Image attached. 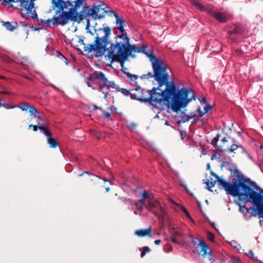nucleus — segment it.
Instances as JSON below:
<instances>
[{
	"label": "nucleus",
	"mask_w": 263,
	"mask_h": 263,
	"mask_svg": "<svg viewBox=\"0 0 263 263\" xmlns=\"http://www.w3.org/2000/svg\"><path fill=\"white\" fill-rule=\"evenodd\" d=\"M152 62L154 73L149 72L146 74H142L141 80L154 78L158 83L157 88H161L165 85L164 89L168 88L171 90V97L174 98V102L172 104V109L173 111L178 112L181 108L186 106L194 97L193 91L185 88H182L178 90L173 81H169V75L166 71V65L161 60H156Z\"/></svg>",
	"instance_id": "obj_1"
},
{
	"label": "nucleus",
	"mask_w": 263,
	"mask_h": 263,
	"mask_svg": "<svg viewBox=\"0 0 263 263\" xmlns=\"http://www.w3.org/2000/svg\"><path fill=\"white\" fill-rule=\"evenodd\" d=\"M116 18V24L117 25L113 28L116 34L113 40H110L111 30V28L105 24L103 25V28L95 30L96 40L95 45L91 46L98 51L101 52L103 50H106L122 49L130 41L126 32L124 27L125 26V20L114 11H111Z\"/></svg>",
	"instance_id": "obj_2"
},
{
	"label": "nucleus",
	"mask_w": 263,
	"mask_h": 263,
	"mask_svg": "<svg viewBox=\"0 0 263 263\" xmlns=\"http://www.w3.org/2000/svg\"><path fill=\"white\" fill-rule=\"evenodd\" d=\"M135 91V93L130 94L132 99L137 100L141 102H148L153 106L172 105L174 102V98L171 97L172 91L168 88L162 89L153 87L152 90H146L138 86Z\"/></svg>",
	"instance_id": "obj_3"
},
{
	"label": "nucleus",
	"mask_w": 263,
	"mask_h": 263,
	"mask_svg": "<svg viewBox=\"0 0 263 263\" xmlns=\"http://www.w3.org/2000/svg\"><path fill=\"white\" fill-rule=\"evenodd\" d=\"M229 170L231 172L232 179V183L220 178L218 176L211 173L209 178L204 181V183L207 185V188L210 190L217 182L219 186H220L224 190L227 195L233 197H238L244 176L236 166L230 167Z\"/></svg>",
	"instance_id": "obj_4"
},
{
	"label": "nucleus",
	"mask_w": 263,
	"mask_h": 263,
	"mask_svg": "<svg viewBox=\"0 0 263 263\" xmlns=\"http://www.w3.org/2000/svg\"><path fill=\"white\" fill-rule=\"evenodd\" d=\"M249 181V179L243 178L238 198L245 203L253 204V216L263 215V189H260L259 192L254 191L248 183Z\"/></svg>",
	"instance_id": "obj_5"
},
{
	"label": "nucleus",
	"mask_w": 263,
	"mask_h": 263,
	"mask_svg": "<svg viewBox=\"0 0 263 263\" xmlns=\"http://www.w3.org/2000/svg\"><path fill=\"white\" fill-rule=\"evenodd\" d=\"M124 52L123 49L106 50L103 56L106 60H109L111 63H119L121 66V71L127 76V73L129 72L127 71V68L124 67V63L129 57L125 58L123 55Z\"/></svg>",
	"instance_id": "obj_6"
},
{
	"label": "nucleus",
	"mask_w": 263,
	"mask_h": 263,
	"mask_svg": "<svg viewBox=\"0 0 263 263\" xmlns=\"http://www.w3.org/2000/svg\"><path fill=\"white\" fill-rule=\"evenodd\" d=\"M147 46L143 45L141 47H138L135 44H131L130 41L122 49L124 50L123 55L125 58L130 57L133 53H143L145 54L150 60L151 62L159 60L153 54L152 50L149 49L146 51Z\"/></svg>",
	"instance_id": "obj_7"
},
{
	"label": "nucleus",
	"mask_w": 263,
	"mask_h": 263,
	"mask_svg": "<svg viewBox=\"0 0 263 263\" xmlns=\"http://www.w3.org/2000/svg\"><path fill=\"white\" fill-rule=\"evenodd\" d=\"M71 11H65L61 8H57L54 15L52 17V24L54 26H64L71 22Z\"/></svg>",
	"instance_id": "obj_8"
},
{
	"label": "nucleus",
	"mask_w": 263,
	"mask_h": 263,
	"mask_svg": "<svg viewBox=\"0 0 263 263\" xmlns=\"http://www.w3.org/2000/svg\"><path fill=\"white\" fill-rule=\"evenodd\" d=\"M89 80L93 83H99L100 82L103 83V86L100 85V91L105 86H106L108 89H109L110 88L118 89L116 83L113 81H108L107 78L102 71H94L92 73L90 74Z\"/></svg>",
	"instance_id": "obj_9"
},
{
	"label": "nucleus",
	"mask_w": 263,
	"mask_h": 263,
	"mask_svg": "<svg viewBox=\"0 0 263 263\" xmlns=\"http://www.w3.org/2000/svg\"><path fill=\"white\" fill-rule=\"evenodd\" d=\"M107 5L101 2L98 5H93L91 8L86 12L87 16H91L95 20H100L104 18L107 11L106 10Z\"/></svg>",
	"instance_id": "obj_10"
},
{
	"label": "nucleus",
	"mask_w": 263,
	"mask_h": 263,
	"mask_svg": "<svg viewBox=\"0 0 263 263\" xmlns=\"http://www.w3.org/2000/svg\"><path fill=\"white\" fill-rule=\"evenodd\" d=\"M96 40V35L95 37L94 41L91 44H85L84 42L83 39H80L78 43L80 45H82L83 46V51L84 52L87 53V54L92 53L95 57L100 58L102 57L104 54L105 53L106 51V49L103 50L101 52L98 51L96 49L92 48L91 46H93L95 45V42Z\"/></svg>",
	"instance_id": "obj_11"
},
{
	"label": "nucleus",
	"mask_w": 263,
	"mask_h": 263,
	"mask_svg": "<svg viewBox=\"0 0 263 263\" xmlns=\"http://www.w3.org/2000/svg\"><path fill=\"white\" fill-rule=\"evenodd\" d=\"M198 247L200 248V254L204 258H208L211 262L216 260V258L213 256L211 249L203 239H198Z\"/></svg>",
	"instance_id": "obj_12"
},
{
	"label": "nucleus",
	"mask_w": 263,
	"mask_h": 263,
	"mask_svg": "<svg viewBox=\"0 0 263 263\" xmlns=\"http://www.w3.org/2000/svg\"><path fill=\"white\" fill-rule=\"evenodd\" d=\"M198 101L201 105L198 106V123L200 121V118L208 113L213 108V106L207 103L206 98L204 97L201 99L198 97Z\"/></svg>",
	"instance_id": "obj_13"
},
{
	"label": "nucleus",
	"mask_w": 263,
	"mask_h": 263,
	"mask_svg": "<svg viewBox=\"0 0 263 263\" xmlns=\"http://www.w3.org/2000/svg\"><path fill=\"white\" fill-rule=\"evenodd\" d=\"M51 3L52 5L51 9H50L48 13L51 12L52 10H55V8H61L64 10L67 7H73L72 2L70 1H64L63 0H51Z\"/></svg>",
	"instance_id": "obj_14"
},
{
	"label": "nucleus",
	"mask_w": 263,
	"mask_h": 263,
	"mask_svg": "<svg viewBox=\"0 0 263 263\" xmlns=\"http://www.w3.org/2000/svg\"><path fill=\"white\" fill-rule=\"evenodd\" d=\"M210 14L221 23H226L231 17V15L227 12H221L215 10H210Z\"/></svg>",
	"instance_id": "obj_15"
},
{
	"label": "nucleus",
	"mask_w": 263,
	"mask_h": 263,
	"mask_svg": "<svg viewBox=\"0 0 263 263\" xmlns=\"http://www.w3.org/2000/svg\"><path fill=\"white\" fill-rule=\"evenodd\" d=\"M227 142L228 140H226L225 137L222 136L221 135L218 134L213 139L212 144L214 146L217 147V149L219 151L222 152L226 150L224 148V146L225 143Z\"/></svg>",
	"instance_id": "obj_16"
},
{
	"label": "nucleus",
	"mask_w": 263,
	"mask_h": 263,
	"mask_svg": "<svg viewBox=\"0 0 263 263\" xmlns=\"http://www.w3.org/2000/svg\"><path fill=\"white\" fill-rule=\"evenodd\" d=\"M84 174H86L87 176L85 177L84 179L88 182V183L91 186H94L98 183L100 179H101L98 176L92 174H90L87 171H83L80 176H82Z\"/></svg>",
	"instance_id": "obj_17"
},
{
	"label": "nucleus",
	"mask_w": 263,
	"mask_h": 263,
	"mask_svg": "<svg viewBox=\"0 0 263 263\" xmlns=\"http://www.w3.org/2000/svg\"><path fill=\"white\" fill-rule=\"evenodd\" d=\"M88 16L86 15V12L84 13L83 11L78 12L77 11H71V22L81 23L82 20Z\"/></svg>",
	"instance_id": "obj_18"
},
{
	"label": "nucleus",
	"mask_w": 263,
	"mask_h": 263,
	"mask_svg": "<svg viewBox=\"0 0 263 263\" xmlns=\"http://www.w3.org/2000/svg\"><path fill=\"white\" fill-rule=\"evenodd\" d=\"M227 150H228L229 152H232L235 154H244L245 153V148L241 145L237 144L235 140H233L232 144L230 147L227 146Z\"/></svg>",
	"instance_id": "obj_19"
},
{
	"label": "nucleus",
	"mask_w": 263,
	"mask_h": 263,
	"mask_svg": "<svg viewBox=\"0 0 263 263\" xmlns=\"http://www.w3.org/2000/svg\"><path fill=\"white\" fill-rule=\"evenodd\" d=\"M32 10L31 11V13H30L31 14V17L32 18L35 19L37 21L39 25L41 26L42 27H49L50 26V23H52V19H47V20H43L42 18L39 19L37 17V14L34 11L33 13H32Z\"/></svg>",
	"instance_id": "obj_20"
},
{
	"label": "nucleus",
	"mask_w": 263,
	"mask_h": 263,
	"mask_svg": "<svg viewBox=\"0 0 263 263\" xmlns=\"http://www.w3.org/2000/svg\"><path fill=\"white\" fill-rule=\"evenodd\" d=\"M18 107L23 111H27L28 110L29 114L31 115L39 112L35 107L30 105L28 103L22 102L20 103Z\"/></svg>",
	"instance_id": "obj_21"
},
{
	"label": "nucleus",
	"mask_w": 263,
	"mask_h": 263,
	"mask_svg": "<svg viewBox=\"0 0 263 263\" xmlns=\"http://www.w3.org/2000/svg\"><path fill=\"white\" fill-rule=\"evenodd\" d=\"M40 123L39 122L37 123V125H33L30 124L28 126V128L30 129L31 127H33V131L36 132L38 129L42 130L44 132V134L49 138L51 136V133L50 130L47 128L46 126H39Z\"/></svg>",
	"instance_id": "obj_22"
},
{
	"label": "nucleus",
	"mask_w": 263,
	"mask_h": 263,
	"mask_svg": "<svg viewBox=\"0 0 263 263\" xmlns=\"http://www.w3.org/2000/svg\"><path fill=\"white\" fill-rule=\"evenodd\" d=\"M1 23L3 27L10 31L12 32L17 29L18 23L17 21H14L12 23L9 21H1Z\"/></svg>",
	"instance_id": "obj_23"
},
{
	"label": "nucleus",
	"mask_w": 263,
	"mask_h": 263,
	"mask_svg": "<svg viewBox=\"0 0 263 263\" xmlns=\"http://www.w3.org/2000/svg\"><path fill=\"white\" fill-rule=\"evenodd\" d=\"M152 229L151 227H149L147 229H140L138 230L135 232V234L139 237H144L145 236H148L151 237Z\"/></svg>",
	"instance_id": "obj_24"
},
{
	"label": "nucleus",
	"mask_w": 263,
	"mask_h": 263,
	"mask_svg": "<svg viewBox=\"0 0 263 263\" xmlns=\"http://www.w3.org/2000/svg\"><path fill=\"white\" fill-rule=\"evenodd\" d=\"M245 203L243 201H240L238 199V201L237 202V204L239 206V211L246 215L247 213H249L250 212V210H253V208H248L246 206Z\"/></svg>",
	"instance_id": "obj_25"
},
{
	"label": "nucleus",
	"mask_w": 263,
	"mask_h": 263,
	"mask_svg": "<svg viewBox=\"0 0 263 263\" xmlns=\"http://www.w3.org/2000/svg\"><path fill=\"white\" fill-rule=\"evenodd\" d=\"M148 206L150 208H157L162 213H164V210L162 208V206L160 205L159 202L156 200H150L148 202Z\"/></svg>",
	"instance_id": "obj_26"
},
{
	"label": "nucleus",
	"mask_w": 263,
	"mask_h": 263,
	"mask_svg": "<svg viewBox=\"0 0 263 263\" xmlns=\"http://www.w3.org/2000/svg\"><path fill=\"white\" fill-rule=\"evenodd\" d=\"M171 202L172 203H173V204H176L177 205H178L180 209L184 213V214H185V215L187 217V218L192 222H193L194 223H195V222L193 221L192 218L191 217V215H190L189 213L188 212V211H187V210L182 205H180L179 204H177L176 203L174 200H170Z\"/></svg>",
	"instance_id": "obj_27"
},
{
	"label": "nucleus",
	"mask_w": 263,
	"mask_h": 263,
	"mask_svg": "<svg viewBox=\"0 0 263 263\" xmlns=\"http://www.w3.org/2000/svg\"><path fill=\"white\" fill-rule=\"evenodd\" d=\"M86 0H76L73 2L74 5L73 7L70 8L69 10L71 11H77V9L83 4V3L85 2Z\"/></svg>",
	"instance_id": "obj_28"
},
{
	"label": "nucleus",
	"mask_w": 263,
	"mask_h": 263,
	"mask_svg": "<svg viewBox=\"0 0 263 263\" xmlns=\"http://www.w3.org/2000/svg\"><path fill=\"white\" fill-rule=\"evenodd\" d=\"M47 141L50 148H55L57 146H59V143L51 136L49 138H47Z\"/></svg>",
	"instance_id": "obj_29"
},
{
	"label": "nucleus",
	"mask_w": 263,
	"mask_h": 263,
	"mask_svg": "<svg viewBox=\"0 0 263 263\" xmlns=\"http://www.w3.org/2000/svg\"><path fill=\"white\" fill-rule=\"evenodd\" d=\"M141 251V257H143L146 253H149L151 251V249L148 246H145L140 249Z\"/></svg>",
	"instance_id": "obj_30"
},
{
	"label": "nucleus",
	"mask_w": 263,
	"mask_h": 263,
	"mask_svg": "<svg viewBox=\"0 0 263 263\" xmlns=\"http://www.w3.org/2000/svg\"><path fill=\"white\" fill-rule=\"evenodd\" d=\"M242 31V29L240 26H236L232 31H230V34H240Z\"/></svg>",
	"instance_id": "obj_31"
},
{
	"label": "nucleus",
	"mask_w": 263,
	"mask_h": 263,
	"mask_svg": "<svg viewBox=\"0 0 263 263\" xmlns=\"http://www.w3.org/2000/svg\"><path fill=\"white\" fill-rule=\"evenodd\" d=\"M191 118V117L190 116L183 115L181 117V119L177 121V124L179 125L181 123H185Z\"/></svg>",
	"instance_id": "obj_32"
},
{
	"label": "nucleus",
	"mask_w": 263,
	"mask_h": 263,
	"mask_svg": "<svg viewBox=\"0 0 263 263\" xmlns=\"http://www.w3.org/2000/svg\"><path fill=\"white\" fill-rule=\"evenodd\" d=\"M128 78L129 79V80L130 81H134V82H136V81L138 79V76L137 75H136V74H131L130 73H127V76Z\"/></svg>",
	"instance_id": "obj_33"
},
{
	"label": "nucleus",
	"mask_w": 263,
	"mask_h": 263,
	"mask_svg": "<svg viewBox=\"0 0 263 263\" xmlns=\"http://www.w3.org/2000/svg\"><path fill=\"white\" fill-rule=\"evenodd\" d=\"M56 53H57V57L61 59L62 60H63V59L65 60L64 63L66 65L68 64V60L62 53H61L59 51H57Z\"/></svg>",
	"instance_id": "obj_34"
},
{
	"label": "nucleus",
	"mask_w": 263,
	"mask_h": 263,
	"mask_svg": "<svg viewBox=\"0 0 263 263\" xmlns=\"http://www.w3.org/2000/svg\"><path fill=\"white\" fill-rule=\"evenodd\" d=\"M119 91H121L124 96H128L132 93H130L129 91L125 88H120L117 89Z\"/></svg>",
	"instance_id": "obj_35"
},
{
	"label": "nucleus",
	"mask_w": 263,
	"mask_h": 263,
	"mask_svg": "<svg viewBox=\"0 0 263 263\" xmlns=\"http://www.w3.org/2000/svg\"><path fill=\"white\" fill-rule=\"evenodd\" d=\"M207 238L208 239L210 240L211 241H214V240H215V236L211 232H208L207 233Z\"/></svg>",
	"instance_id": "obj_36"
},
{
	"label": "nucleus",
	"mask_w": 263,
	"mask_h": 263,
	"mask_svg": "<svg viewBox=\"0 0 263 263\" xmlns=\"http://www.w3.org/2000/svg\"><path fill=\"white\" fill-rule=\"evenodd\" d=\"M233 53L234 55L236 56H241L242 54H244V53L240 49H239L234 50Z\"/></svg>",
	"instance_id": "obj_37"
},
{
	"label": "nucleus",
	"mask_w": 263,
	"mask_h": 263,
	"mask_svg": "<svg viewBox=\"0 0 263 263\" xmlns=\"http://www.w3.org/2000/svg\"><path fill=\"white\" fill-rule=\"evenodd\" d=\"M137 126V125L134 122H130L127 125V127L130 130H134Z\"/></svg>",
	"instance_id": "obj_38"
},
{
	"label": "nucleus",
	"mask_w": 263,
	"mask_h": 263,
	"mask_svg": "<svg viewBox=\"0 0 263 263\" xmlns=\"http://www.w3.org/2000/svg\"><path fill=\"white\" fill-rule=\"evenodd\" d=\"M142 197L144 199H148L151 198V195L146 191H144L142 194Z\"/></svg>",
	"instance_id": "obj_39"
},
{
	"label": "nucleus",
	"mask_w": 263,
	"mask_h": 263,
	"mask_svg": "<svg viewBox=\"0 0 263 263\" xmlns=\"http://www.w3.org/2000/svg\"><path fill=\"white\" fill-rule=\"evenodd\" d=\"M103 112V115L104 117V118L107 119L108 120L109 119L110 117V114L108 112L105 111L103 109L102 110Z\"/></svg>",
	"instance_id": "obj_40"
},
{
	"label": "nucleus",
	"mask_w": 263,
	"mask_h": 263,
	"mask_svg": "<svg viewBox=\"0 0 263 263\" xmlns=\"http://www.w3.org/2000/svg\"><path fill=\"white\" fill-rule=\"evenodd\" d=\"M120 199L125 203H129V202H131L132 201V200L129 198H125V197H121L120 198Z\"/></svg>",
	"instance_id": "obj_41"
},
{
	"label": "nucleus",
	"mask_w": 263,
	"mask_h": 263,
	"mask_svg": "<svg viewBox=\"0 0 263 263\" xmlns=\"http://www.w3.org/2000/svg\"><path fill=\"white\" fill-rule=\"evenodd\" d=\"M248 256L251 258L254 259V253L252 250H250L247 254Z\"/></svg>",
	"instance_id": "obj_42"
},
{
	"label": "nucleus",
	"mask_w": 263,
	"mask_h": 263,
	"mask_svg": "<svg viewBox=\"0 0 263 263\" xmlns=\"http://www.w3.org/2000/svg\"><path fill=\"white\" fill-rule=\"evenodd\" d=\"M135 205L136 206L137 209L139 211H141L142 210L143 206L142 204H139V202H136L135 203Z\"/></svg>",
	"instance_id": "obj_43"
},
{
	"label": "nucleus",
	"mask_w": 263,
	"mask_h": 263,
	"mask_svg": "<svg viewBox=\"0 0 263 263\" xmlns=\"http://www.w3.org/2000/svg\"><path fill=\"white\" fill-rule=\"evenodd\" d=\"M190 240L192 242V244H193L194 245H196L197 244V241H196V238H193V236H190ZM189 241H190V240H189Z\"/></svg>",
	"instance_id": "obj_44"
},
{
	"label": "nucleus",
	"mask_w": 263,
	"mask_h": 263,
	"mask_svg": "<svg viewBox=\"0 0 263 263\" xmlns=\"http://www.w3.org/2000/svg\"><path fill=\"white\" fill-rule=\"evenodd\" d=\"M137 202H139V204H142V205H144L145 204L144 199L143 198L139 199Z\"/></svg>",
	"instance_id": "obj_45"
},
{
	"label": "nucleus",
	"mask_w": 263,
	"mask_h": 263,
	"mask_svg": "<svg viewBox=\"0 0 263 263\" xmlns=\"http://www.w3.org/2000/svg\"><path fill=\"white\" fill-rule=\"evenodd\" d=\"M171 240L173 243L175 244L179 243V242L177 241V239L175 237H172Z\"/></svg>",
	"instance_id": "obj_46"
},
{
	"label": "nucleus",
	"mask_w": 263,
	"mask_h": 263,
	"mask_svg": "<svg viewBox=\"0 0 263 263\" xmlns=\"http://www.w3.org/2000/svg\"><path fill=\"white\" fill-rule=\"evenodd\" d=\"M92 107H93V110H96V109H100V110H103V108L102 107H98L97 106V105H92Z\"/></svg>",
	"instance_id": "obj_47"
},
{
	"label": "nucleus",
	"mask_w": 263,
	"mask_h": 263,
	"mask_svg": "<svg viewBox=\"0 0 263 263\" xmlns=\"http://www.w3.org/2000/svg\"><path fill=\"white\" fill-rule=\"evenodd\" d=\"M88 80H89V81L87 83V86L88 87H91L92 85L94 84L95 83H92L91 80H89V77L88 78Z\"/></svg>",
	"instance_id": "obj_48"
},
{
	"label": "nucleus",
	"mask_w": 263,
	"mask_h": 263,
	"mask_svg": "<svg viewBox=\"0 0 263 263\" xmlns=\"http://www.w3.org/2000/svg\"><path fill=\"white\" fill-rule=\"evenodd\" d=\"M190 1L195 6L197 7V0H190Z\"/></svg>",
	"instance_id": "obj_49"
},
{
	"label": "nucleus",
	"mask_w": 263,
	"mask_h": 263,
	"mask_svg": "<svg viewBox=\"0 0 263 263\" xmlns=\"http://www.w3.org/2000/svg\"><path fill=\"white\" fill-rule=\"evenodd\" d=\"M83 9L82 11L84 12V10H87L88 8H89V7L87 5V4L85 3L84 5L83 6Z\"/></svg>",
	"instance_id": "obj_50"
},
{
	"label": "nucleus",
	"mask_w": 263,
	"mask_h": 263,
	"mask_svg": "<svg viewBox=\"0 0 263 263\" xmlns=\"http://www.w3.org/2000/svg\"><path fill=\"white\" fill-rule=\"evenodd\" d=\"M21 23L22 24V26L24 27L29 26V25H28V24H27L25 22H21Z\"/></svg>",
	"instance_id": "obj_51"
},
{
	"label": "nucleus",
	"mask_w": 263,
	"mask_h": 263,
	"mask_svg": "<svg viewBox=\"0 0 263 263\" xmlns=\"http://www.w3.org/2000/svg\"><path fill=\"white\" fill-rule=\"evenodd\" d=\"M198 9H200V10H204V7H203V6H202V5L201 4H199L198 3Z\"/></svg>",
	"instance_id": "obj_52"
},
{
	"label": "nucleus",
	"mask_w": 263,
	"mask_h": 263,
	"mask_svg": "<svg viewBox=\"0 0 263 263\" xmlns=\"http://www.w3.org/2000/svg\"><path fill=\"white\" fill-rule=\"evenodd\" d=\"M109 108L112 111H115L116 112L117 111V108L114 106H111Z\"/></svg>",
	"instance_id": "obj_53"
},
{
	"label": "nucleus",
	"mask_w": 263,
	"mask_h": 263,
	"mask_svg": "<svg viewBox=\"0 0 263 263\" xmlns=\"http://www.w3.org/2000/svg\"><path fill=\"white\" fill-rule=\"evenodd\" d=\"M161 242V240L160 239H157L156 240H155L154 241V243L156 245H158L160 244V243Z\"/></svg>",
	"instance_id": "obj_54"
},
{
	"label": "nucleus",
	"mask_w": 263,
	"mask_h": 263,
	"mask_svg": "<svg viewBox=\"0 0 263 263\" xmlns=\"http://www.w3.org/2000/svg\"><path fill=\"white\" fill-rule=\"evenodd\" d=\"M184 188L188 193H189L191 196H193V194L192 193H190V191H189L186 185H184Z\"/></svg>",
	"instance_id": "obj_55"
},
{
	"label": "nucleus",
	"mask_w": 263,
	"mask_h": 263,
	"mask_svg": "<svg viewBox=\"0 0 263 263\" xmlns=\"http://www.w3.org/2000/svg\"><path fill=\"white\" fill-rule=\"evenodd\" d=\"M34 117L36 118L37 119L41 121L43 120V119L41 116H35Z\"/></svg>",
	"instance_id": "obj_56"
},
{
	"label": "nucleus",
	"mask_w": 263,
	"mask_h": 263,
	"mask_svg": "<svg viewBox=\"0 0 263 263\" xmlns=\"http://www.w3.org/2000/svg\"><path fill=\"white\" fill-rule=\"evenodd\" d=\"M103 93L104 94V98H107V96L108 95V92H103Z\"/></svg>",
	"instance_id": "obj_57"
},
{
	"label": "nucleus",
	"mask_w": 263,
	"mask_h": 263,
	"mask_svg": "<svg viewBox=\"0 0 263 263\" xmlns=\"http://www.w3.org/2000/svg\"><path fill=\"white\" fill-rule=\"evenodd\" d=\"M42 29V27H40V28H34L32 29V30L33 31H37V30H40L41 29Z\"/></svg>",
	"instance_id": "obj_58"
},
{
	"label": "nucleus",
	"mask_w": 263,
	"mask_h": 263,
	"mask_svg": "<svg viewBox=\"0 0 263 263\" xmlns=\"http://www.w3.org/2000/svg\"><path fill=\"white\" fill-rule=\"evenodd\" d=\"M105 190H106V192H109V191H110L109 187V186L106 187H105Z\"/></svg>",
	"instance_id": "obj_59"
},
{
	"label": "nucleus",
	"mask_w": 263,
	"mask_h": 263,
	"mask_svg": "<svg viewBox=\"0 0 263 263\" xmlns=\"http://www.w3.org/2000/svg\"><path fill=\"white\" fill-rule=\"evenodd\" d=\"M234 263H239L240 261L239 259H235L233 261Z\"/></svg>",
	"instance_id": "obj_60"
},
{
	"label": "nucleus",
	"mask_w": 263,
	"mask_h": 263,
	"mask_svg": "<svg viewBox=\"0 0 263 263\" xmlns=\"http://www.w3.org/2000/svg\"><path fill=\"white\" fill-rule=\"evenodd\" d=\"M104 182H110V180L109 179H107L106 178H103L102 179Z\"/></svg>",
	"instance_id": "obj_61"
},
{
	"label": "nucleus",
	"mask_w": 263,
	"mask_h": 263,
	"mask_svg": "<svg viewBox=\"0 0 263 263\" xmlns=\"http://www.w3.org/2000/svg\"><path fill=\"white\" fill-rule=\"evenodd\" d=\"M87 27H88L89 26H90V22H89V20H87Z\"/></svg>",
	"instance_id": "obj_62"
},
{
	"label": "nucleus",
	"mask_w": 263,
	"mask_h": 263,
	"mask_svg": "<svg viewBox=\"0 0 263 263\" xmlns=\"http://www.w3.org/2000/svg\"><path fill=\"white\" fill-rule=\"evenodd\" d=\"M1 106L5 107V104L4 103H2L1 101L0 100V107H1Z\"/></svg>",
	"instance_id": "obj_63"
},
{
	"label": "nucleus",
	"mask_w": 263,
	"mask_h": 263,
	"mask_svg": "<svg viewBox=\"0 0 263 263\" xmlns=\"http://www.w3.org/2000/svg\"><path fill=\"white\" fill-rule=\"evenodd\" d=\"M1 93H2V94H8L9 92L8 91H1Z\"/></svg>",
	"instance_id": "obj_64"
}]
</instances>
